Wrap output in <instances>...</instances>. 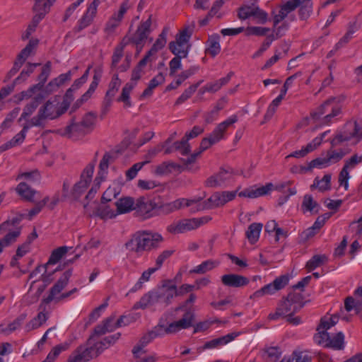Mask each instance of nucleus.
I'll return each instance as SVG.
<instances>
[{"instance_id":"1","label":"nucleus","mask_w":362,"mask_h":362,"mask_svg":"<svg viewBox=\"0 0 362 362\" xmlns=\"http://www.w3.org/2000/svg\"><path fill=\"white\" fill-rule=\"evenodd\" d=\"M341 113V107L335 98H330L310 112V117L315 122L320 121L322 124H329L332 119Z\"/></svg>"},{"instance_id":"2","label":"nucleus","mask_w":362,"mask_h":362,"mask_svg":"<svg viewBox=\"0 0 362 362\" xmlns=\"http://www.w3.org/2000/svg\"><path fill=\"white\" fill-rule=\"evenodd\" d=\"M58 105L59 102L57 100L54 101L47 100L40 108L37 115L31 119V126L41 127L45 119H54L64 114L66 112V105L64 106H62V104L59 106Z\"/></svg>"},{"instance_id":"3","label":"nucleus","mask_w":362,"mask_h":362,"mask_svg":"<svg viewBox=\"0 0 362 362\" xmlns=\"http://www.w3.org/2000/svg\"><path fill=\"white\" fill-rule=\"evenodd\" d=\"M211 220V218L208 216L201 218H185L169 225L167 227V230L172 234L183 233L197 229Z\"/></svg>"},{"instance_id":"4","label":"nucleus","mask_w":362,"mask_h":362,"mask_svg":"<svg viewBox=\"0 0 362 362\" xmlns=\"http://www.w3.org/2000/svg\"><path fill=\"white\" fill-rule=\"evenodd\" d=\"M237 121L238 117L236 115H233L226 120L220 123L208 137L202 139L200 143L199 149L204 151L213 144L218 142L223 137V133L227 128L230 125L235 123Z\"/></svg>"},{"instance_id":"5","label":"nucleus","mask_w":362,"mask_h":362,"mask_svg":"<svg viewBox=\"0 0 362 362\" xmlns=\"http://www.w3.org/2000/svg\"><path fill=\"white\" fill-rule=\"evenodd\" d=\"M360 131L361 128L357 122H349L346 123L343 130L337 133L332 139V146L336 147L344 141L351 140L352 138H358L360 139L362 137V132Z\"/></svg>"},{"instance_id":"6","label":"nucleus","mask_w":362,"mask_h":362,"mask_svg":"<svg viewBox=\"0 0 362 362\" xmlns=\"http://www.w3.org/2000/svg\"><path fill=\"white\" fill-rule=\"evenodd\" d=\"M95 162V160L86 165L81 174L80 180L74 185L71 191V197L74 200H77L80 198L90 183L94 172Z\"/></svg>"},{"instance_id":"7","label":"nucleus","mask_w":362,"mask_h":362,"mask_svg":"<svg viewBox=\"0 0 362 362\" xmlns=\"http://www.w3.org/2000/svg\"><path fill=\"white\" fill-rule=\"evenodd\" d=\"M156 202L146 197H139L135 200L134 211L136 216L145 220L156 216Z\"/></svg>"},{"instance_id":"8","label":"nucleus","mask_w":362,"mask_h":362,"mask_svg":"<svg viewBox=\"0 0 362 362\" xmlns=\"http://www.w3.org/2000/svg\"><path fill=\"white\" fill-rule=\"evenodd\" d=\"M88 346L81 345L78 346L69 356L67 362H88L91 359L98 357L95 356L96 348L95 343L91 341Z\"/></svg>"},{"instance_id":"9","label":"nucleus","mask_w":362,"mask_h":362,"mask_svg":"<svg viewBox=\"0 0 362 362\" xmlns=\"http://www.w3.org/2000/svg\"><path fill=\"white\" fill-rule=\"evenodd\" d=\"M300 310V306L296 307L292 303L286 300L284 297L282 300L278 303L276 310L273 313H270L268 318L271 320H277L279 318L284 317L286 315L291 313H296Z\"/></svg>"},{"instance_id":"10","label":"nucleus","mask_w":362,"mask_h":362,"mask_svg":"<svg viewBox=\"0 0 362 362\" xmlns=\"http://www.w3.org/2000/svg\"><path fill=\"white\" fill-rule=\"evenodd\" d=\"M161 336H163V332H162V326L161 325H158L153 328V330L149 331L148 333L145 334L140 339L138 344L133 348L132 354L134 357H139L138 353H146V351L144 349L145 346L155 338Z\"/></svg>"},{"instance_id":"11","label":"nucleus","mask_w":362,"mask_h":362,"mask_svg":"<svg viewBox=\"0 0 362 362\" xmlns=\"http://www.w3.org/2000/svg\"><path fill=\"white\" fill-rule=\"evenodd\" d=\"M174 287L171 286V279H164L161 281V286L156 289L160 305L164 308L168 307L173 303L175 291Z\"/></svg>"},{"instance_id":"12","label":"nucleus","mask_w":362,"mask_h":362,"mask_svg":"<svg viewBox=\"0 0 362 362\" xmlns=\"http://www.w3.org/2000/svg\"><path fill=\"white\" fill-rule=\"evenodd\" d=\"M151 15L148 18L140 23L134 35L129 39V41L136 45L137 47L142 48L144 41L147 39L151 33Z\"/></svg>"},{"instance_id":"13","label":"nucleus","mask_w":362,"mask_h":362,"mask_svg":"<svg viewBox=\"0 0 362 362\" xmlns=\"http://www.w3.org/2000/svg\"><path fill=\"white\" fill-rule=\"evenodd\" d=\"M72 275V269L65 271L54 286L50 288L48 296L42 300V303L49 304L68 284Z\"/></svg>"},{"instance_id":"14","label":"nucleus","mask_w":362,"mask_h":362,"mask_svg":"<svg viewBox=\"0 0 362 362\" xmlns=\"http://www.w3.org/2000/svg\"><path fill=\"white\" fill-rule=\"evenodd\" d=\"M327 132L322 133L320 136L315 137L311 142L308 143L300 150L295 151L286 156V159L290 158H301L305 157L309 153L315 151L322 144V139Z\"/></svg>"},{"instance_id":"15","label":"nucleus","mask_w":362,"mask_h":362,"mask_svg":"<svg viewBox=\"0 0 362 362\" xmlns=\"http://www.w3.org/2000/svg\"><path fill=\"white\" fill-rule=\"evenodd\" d=\"M145 251H150L159 247L160 243L163 241L162 235L158 233H153L149 230L140 231Z\"/></svg>"},{"instance_id":"16","label":"nucleus","mask_w":362,"mask_h":362,"mask_svg":"<svg viewBox=\"0 0 362 362\" xmlns=\"http://www.w3.org/2000/svg\"><path fill=\"white\" fill-rule=\"evenodd\" d=\"M56 0H35L32 11L35 13L33 18L41 21L50 11Z\"/></svg>"},{"instance_id":"17","label":"nucleus","mask_w":362,"mask_h":362,"mask_svg":"<svg viewBox=\"0 0 362 362\" xmlns=\"http://www.w3.org/2000/svg\"><path fill=\"white\" fill-rule=\"evenodd\" d=\"M99 3V0H93L92 3L88 6L86 13L78 21V24L76 28L78 32L81 31L91 24L96 14L97 7Z\"/></svg>"},{"instance_id":"18","label":"nucleus","mask_w":362,"mask_h":362,"mask_svg":"<svg viewBox=\"0 0 362 362\" xmlns=\"http://www.w3.org/2000/svg\"><path fill=\"white\" fill-rule=\"evenodd\" d=\"M221 282L226 286L241 288L247 286L250 283V279L243 275L228 274L221 276Z\"/></svg>"},{"instance_id":"19","label":"nucleus","mask_w":362,"mask_h":362,"mask_svg":"<svg viewBox=\"0 0 362 362\" xmlns=\"http://www.w3.org/2000/svg\"><path fill=\"white\" fill-rule=\"evenodd\" d=\"M160 305V301L156 289L148 291L145 293L140 300L136 302L134 309H146V308Z\"/></svg>"},{"instance_id":"20","label":"nucleus","mask_w":362,"mask_h":362,"mask_svg":"<svg viewBox=\"0 0 362 362\" xmlns=\"http://www.w3.org/2000/svg\"><path fill=\"white\" fill-rule=\"evenodd\" d=\"M45 305L46 304L42 303V301L38 308L40 310L39 313L25 325V329L27 332L39 328L47 321L48 319V315L45 313L46 310Z\"/></svg>"},{"instance_id":"21","label":"nucleus","mask_w":362,"mask_h":362,"mask_svg":"<svg viewBox=\"0 0 362 362\" xmlns=\"http://www.w3.org/2000/svg\"><path fill=\"white\" fill-rule=\"evenodd\" d=\"M124 247L128 251L141 255L145 252V247L140 231L133 234L131 238L124 244Z\"/></svg>"},{"instance_id":"22","label":"nucleus","mask_w":362,"mask_h":362,"mask_svg":"<svg viewBox=\"0 0 362 362\" xmlns=\"http://www.w3.org/2000/svg\"><path fill=\"white\" fill-rule=\"evenodd\" d=\"M115 156L113 153L106 152L101 159L99 164V170L98 173V175L95 177V181L98 182L99 185L100 181L104 178V177L107 173V169L110 163H112L115 160Z\"/></svg>"},{"instance_id":"23","label":"nucleus","mask_w":362,"mask_h":362,"mask_svg":"<svg viewBox=\"0 0 362 362\" xmlns=\"http://www.w3.org/2000/svg\"><path fill=\"white\" fill-rule=\"evenodd\" d=\"M129 0H125L121 4L119 9L117 13H114L112 16L106 23V30L109 31L114 30L122 20L124 13L128 9Z\"/></svg>"},{"instance_id":"24","label":"nucleus","mask_w":362,"mask_h":362,"mask_svg":"<svg viewBox=\"0 0 362 362\" xmlns=\"http://www.w3.org/2000/svg\"><path fill=\"white\" fill-rule=\"evenodd\" d=\"M224 201L222 193L216 192L202 203L198 210H208L222 206L225 204Z\"/></svg>"},{"instance_id":"25","label":"nucleus","mask_w":362,"mask_h":362,"mask_svg":"<svg viewBox=\"0 0 362 362\" xmlns=\"http://www.w3.org/2000/svg\"><path fill=\"white\" fill-rule=\"evenodd\" d=\"M88 133L90 132L81 124V122H72L71 124L65 127L64 132L62 135L70 139H73L75 136H85Z\"/></svg>"},{"instance_id":"26","label":"nucleus","mask_w":362,"mask_h":362,"mask_svg":"<svg viewBox=\"0 0 362 362\" xmlns=\"http://www.w3.org/2000/svg\"><path fill=\"white\" fill-rule=\"evenodd\" d=\"M120 337L121 334L117 332L112 335L105 337L100 341L95 342V347L96 348L95 356H99L104 350L115 344Z\"/></svg>"},{"instance_id":"27","label":"nucleus","mask_w":362,"mask_h":362,"mask_svg":"<svg viewBox=\"0 0 362 362\" xmlns=\"http://www.w3.org/2000/svg\"><path fill=\"white\" fill-rule=\"evenodd\" d=\"M117 206V214H126L131 211H134L135 200L130 197H126L119 199L115 202Z\"/></svg>"},{"instance_id":"28","label":"nucleus","mask_w":362,"mask_h":362,"mask_svg":"<svg viewBox=\"0 0 362 362\" xmlns=\"http://www.w3.org/2000/svg\"><path fill=\"white\" fill-rule=\"evenodd\" d=\"M320 209V204L314 200L310 194H305L301 204V211L303 214H318Z\"/></svg>"},{"instance_id":"29","label":"nucleus","mask_w":362,"mask_h":362,"mask_svg":"<svg viewBox=\"0 0 362 362\" xmlns=\"http://www.w3.org/2000/svg\"><path fill=\"white\" fill-rule=\"evenodd\" d=\"M27 315L25 313H22L18 315L12 322L9 323L7 326H5L4 324L0 325V334H4L6 335H8L18 329L21 327L22 324L26 319Z\"/></svg>"},{"instance_id":"30","label":"nucleus","mask_w":362,"mask_h":362,"mask_svg":"<svg viewBox=\"0 0 362 362\" xmlns=\"http://www.w3.org/2000/svg\"><path fill=\"white\" fill-rule=\"evenodd\" d=\"M206 45V54L215 57L221 52L220 36L217 34L209 36Z\"/></svg>"},{"instance_id":"31","label":"nucleus","mask_w":362,"mask_h":362,"mask_svg":"<svg viewBox=\"0 0 362 362\" xmlns=\"http://www.w3.org/2000/svg\"><path fill=\"white\" fill-rule=\"evenodd\" d=\"M236 334L234 333L228 334L219 338L214 339L211 341H206L203 346V349H214L219 346L228 344L235 339Z\"/></svg>"},{"instance_id":"32","label":"nucleus","mask_w":362,"mask_h":362,"mask_svg":"<svg viewBox=\"0 0 362 362\" xmlns=\"http://www.w3.org/2000/svg\"><path fill=\"white\" fill-rule=\"evenodd\" d=\"M103 74V69L102 67L99 66L95 69L94 70V75L93 77V81L90 84L89 88L88 90L83 94V100H88L92 96L93 93L95 92V89L97 88L98 83L101 79Z\"/></svg>"},{"instance_id":"33","label":"nucleus","mask_w":362,"mask_h":362,"mask_svg":"<svg viewBox=\"0 0 362 362\" xmlns=\"http://www.w3.org/2000/svg\"><path fill=\"white\" fill-rule=\"evenodd\" d=\"M191 33L187 32V28H185L176 35L175 41H171L168 45V48L171 52H175V45L179 44L180 46L183 44L189 45V41Z\"/></svg>"},{"instance_id":"34","label":"nucleus","mask_w":362,"mask_h":362,"mask_svg":"<svg viewBox=\"0 0 362 362\" xmlns=\"http://www.w3.org/2000/svg\"><path fill=\"white\" fill-rule=\"evenodd\" d=\"M262 227L263 225L260 223H252L248 226L245 235L250 243L254 244L257 242Z\"/></svg>"},{"instance_id":"35","label":"nucleus","mask_w":362,"mask_h":362,"mask_svg":"<svg viewBox=\"0 0 362 362\" xmlns=\"http://www.w3.org/2000/svg\"><path fill=\"white\" fill-rule=\"evenodd\" d=\"M180 203L176 202V200L160 204L156 202V216L158 215H167L169 214L176 210L180 209Z\"/></svg>"},{"instance_id":"36","label":"nucleus","mask_w":362,"mask_h":362,"mask_svg":"<svg viewBox=\"0 0 362 362\" xmlns=\"http://www.w3.org/2000/svg\"><path fill=\"white\" fill-rule=\"evenodd\" d=\"M331 175L326 174L320 180L318 177H315L313 184L310 186L311 189L317 188L320 192L328 191L331 189Z\"/></svg>"},{"instance_id":"37","label":"nucleus","mask_w":362,"mask_h":362,"mask_svg":"<svg viewBox=\"0 0 362 362\" xmlns=\"http://www.w3.org/2000/svg\"><path fill=\"white\" fill-rule=\"evenodd\" d=\"M219 264V262L213 259H208L189 271V274H204L212 270Z\"/></svg>"},{"instance_id":"38","label":"nucleus","mask_w":362,"mask_h":362,"mask_svg":"<svg viewBox=\"0 0 362 362\" xmlns=\"http://www.w3.org/2000/svg\"><path fill=\"white\" fill-rule=\"evenodd\" d=\"M16 190L17 193L25 200L33 202V197L36 191L33 189L27 183L24 182H20Z\"/></svg>"},{"instance_id":"39","label":"nucleus","mask_w":362,"mask_h":362,"mask_svg":"<svg viewBox=\"0 0 362 362\" xmlns=\"http://www.w3.org/2000/svg\"><path fill=\"white\" fill-rule=\"evenodd\" d=\"M324 346L325 348H332L334 350H342L344 348V334L339 332L332 338L329 337L328 342H327Z\"/></svg>"},{"instance_id":"40","label":"nucleus","mask_w":362,"mask_h":362,"mask_svg":"<svg viewBox=\"0 0 362 362\" xmlns=\"http://www.w3.org/2000/svg\"><path fill=\"white\" fill-rule=\"evenodd\" d=\"M194 318V313L191 310H187L182 317L175 322L180 329H186L193 326Z\"/></svg>"},{"instance_id":"41","label":"nucleus","mask_w":362,"mask_h":362,"mask_svg":"<svg viewBox=\"0 0 362 362\" xmlns=\"http://www.w3.org/2000/svg\"><path fill=\"white\" fill-rule=\"evenodd\" d=\"M21 228H17L16 230L9 232L3 238L0 240V254L2 252L4 247H8L11 243H15L20 236Z\"/></svg>"},{"instance_id":"42","label":"nucleus","mask_w":362,"mask_h":362,"mask_svg":"<svg viewBox=\"0 0 362 362\" xmlns=\"http://www.w3.org/2000/svg\"><path fill=\"white\" fill-rule=\"evenodd\" d=\"M175 57L173 58L170 63V75H174L176 71L181 68V59L182 58L187 57V52L182 50L181 52H177L175 54Z\"/></svg>"},{"instance_id":"43","label":"nucleus","mask_w":362,"mask_h":362,"mask_svg":"<svg viewBox=\"0 0 362 362\" xmlns=\"http://www.w3.org/2000/svg\"><path fill=\"white\" fill-rule=\"evenodd\" d=\"M69 249H71V247L62 246L54 250L49 257L47 264H57L68 252Z\"/></svg>"},{"instance_id":"44","label":"nucleus","mask_w":362,"mask_h":362,"mask_svg":"<svg viewBox=\"0 0 362 362\" xmlns=\"http://www.w3.org/2000/svg\"><path fill=\"white\" fill-rule=\"evenodd\" d=\"M157 271V268L151 267L144 271L138 281L134 286L130 289L129 292L134 293L140 290L143 287L144 282L148 281L150 279V276L152 274Z\"/></svg>"},{"instance_id":"45","label":"nucleus","mask_w":362,"mask_h":362,"mask_svg":"<svg viewBox=\"0 0 362 362\" xmlns=\"http://www.w3.org/2000/svg\"><path fill=\"white\" fill-rule=\"evenodd\" d=\"M168 31V28H164L163 29L161 33L158 35V37L156 39V42L150 49L149 54H156L158 50L165 47L167 42L166 36Z\"/></svg>"},{"instance_id":"46","label":"nucleus","mask_w":362,"mask_h":362,"mask_svg":"<svg viewBox=\"0 0 362 362\" xmlns=\"http://www.w3.org/2000/svg\"><path fill=\"white\" fill-rule=\"evenodd\" d=\"M135 86L136 83H133L132 82L127 83L125 86L123 87L121 95L118 98L117 101L124 102L125 103V105L127 107L132 106V103L129 100V95Z\"/></svg>"},{"instance_id":"47","label":"nucleus","mask_w":362,"mask_h":362,"mask_svg":"<svg viewBox=\"0 0 362 362\" xmlns=\"http://www.w3.org/2000/svg\"><path fill=\"white\" fill-rule=\"evenodd\" d=\"M202 83V81L197 82L195 84L190 86L188 88H187L181 95L176 100L175 105H179L182 103H185L187 100H188L197 90L199 86Z\"/></svg>"},{"instance_id":"48","label":"nucleus","mask_w":362,"mask_h":362,"mask_svg":"<svg viewBox=\"0 0 362 362\" xmlns=\"http://www.w3.org/2000/svg\"><path fill=\"white\" fill-rule=\"evenodd\" d=\"M326 262H327V257L325 255H315L307 262L306 268L309 271H312Z\"/></svg>"},{"instance_id":"49","label":"nucleus","mask_w":362,"mask_h":362,"mask_svg":"<svg viewBox=\"0 0 362 362\" xmlns=\"http://www.w3.org/2000/svg\"><path fill=\"white\" fill-rule=\"evenodd\" d=\"M334 148L331 146V148L327 151V158L329 165L339 162L346 153L342 149L338 151L334 150Z\"/></svg>"},{"instance_id":"50","label":"nucleus","mask_w":362,"mask_h":362,"mask_svg":"<svg viewBox=\"0 0 362 362\" xmlns=\"http://www.w3.org/2000/svg\"><path fill=\"white\" fill-rule=\"evenodd\" d=\"M173 147L175 151H178L182 156H187L191 152V146L189 142L183 136L180 141H175Z\"/></svg>"},{"instance_id":"51","label":"nucleus","mask_w":362,"mask_h":362,"mask_svg":"<svg viewBox=\"0 0 362 362\" xmlns=\"http://www.w3.org/2000/svg\"><path fill=\"white\" fill-rule=\"evenodd\" d=\"M180 165L173 162H163L158 165L156 169L157 175H164L171 172V169H179Z\"/></svg>"},{"instance_id":"52","label":"nucleus","mask_w":362,"mask_h":362,"mask_svg":"<svg viewBox=\"0 0 362 362\" xmlns=\"http://www.w3.org/2000/svg\"><path fill=\"white\" fill-rule=\"evenodd\" d=\"M298 14L299 18L302 21L307 20L313 13V4L303 3L298 6Z\"/></svg>"},{"instance_id":"53","label":"nucleus","mask_w":362,"mask_h":362,"mask_svg":"<svg viewBox=\"0 0 362 362\" xmlns=\"http://www.w3.org/2000/svg\"><path fill=\"white\" fill-rule=\"evenodd\" d=\"M96 119V115L93 112H89L84 115L81 123V124L86 128V129L90 132L93 129V126L95 124Z\"/></svg>"},{"instance_id":"54","label":"nucleus","mask_w":362,"mask_h":362,"mask_svg":"<svg viewBox=\"0 0 362 362\" xmlns=\"http://www.w3.org/2000/svg\"><path fill=\"white\" fill-rule=\"evenodd\" d=\"M171 286H173V291H175V297L179 296H183L185 293L191 292L194 288L195 286L191 284H182L181 286L177 288L176 283L174 280L171 279Z\"/></svg>"},{"instance_id":"55","label":"nucleus","mask_w":362,"mask_h":362,"mask_svg":"<svg viewBox=\"0 0 362 362\" xmlns=\"http://www.w3.org/2000/svg\"><path fill=\"white\" fill-rule=\"evenodd\" d=\"M95 215L100 217L101 218H113L117 214L110 209L107 206H100L96 209Z\"/></svg>"},{"instance_id":"56","label":"nucleus","mask_w":362,"mask_h":362,"mask_svg":"<svg viewBox=\"0 0 362 362\" xmlns=\"http://www.w3.org/2000/svg\"><path fill=\"white\" fill-rule=\"evenodd\" d=\"M329 165V163L327 160V156L325 158H317L315 159L312 160L308 164V168L311 171L313 168H323Z\"/></svg>"},{"instance_id":"57","label":"nucleus","mask_w":362,"mask_h":362,"mask_svg":"<svg viewBox=\"0 0 362 362\" xmlns=\"http://www.w3.org/2000/svg\"><path fill=\"white\" fill-rule=\"evenodd\" d=\"M286 300H289L296 307L298 308V305L300 306V309L303 308L305 305V302H303V296L302 294L295 292H290L287 296L286 297Z\"/></svg>"},{"instance_id":"58","label":"nucleus","mask_w":362,"mask_h":362,"mask_svg":"<svg viewBox=\"0 0 362 362\" xmlns=\"http://www.w3.org/2000/svg\"><path fill=\"white\" fill-rule=\"evenodd\" d=\"M273 187L274 185L269 182L266 184L264 186H262L255 189H252V199L267 194L270 191L273 189Z\"/></svg>"},{"instance_id":"59","label":"nucleus","mask_w":362,"mask_h":362,"mask_svg":"<svg viewBox=\"0 0 362 362\" xmlns=\"http://www.w3.org/2000/svg\"><path fill=\"white\" fill-rule=\"evenodd\" d=\"M273 187L274 185L269 182L266 184L264 186H262L255 189H252V199L267 194L270 191L273 189Z\"/></svg>"},{"instance_id":"60","label":"nucleus","mask_w":362,"mask_h":362,"mask_svg":"<svg viewBox=\"0 0 362 362\" xmlns=\"http://www.w3.org/2000/svg\"><path fill=\"white\" fill-rule=\"evenodd\" d=\"M290 276L288 274L276 277L272 282L276 290L280 291L285 288L289 282Z\"/></svg>"},{"instance_id":"61","label":"nucleus","mask_w":362,"mask_h":362,"mask_svg":"<svg viewBox=\"0 0 362 362\" xmlns=\"http://www.w3.org/2000/svg\"><path fill=\"white\" fill-rule=\"evenodd\" d=\"M338 319H339V317L337 315H332L329 319V320L322 318L320 320V325L317 326V330H320V329L327 330L331 327L334 326V325H336L337 323Z\"/></svg>"},{"instance_id":"62","label":"nucleus","mask_w":362,"mask_h":362,"mask_svg":"<svg viewBox=\"0 0 362 362\" xmlns=\"http://www.w3.org/2000/svg\"><path fill=\"white\" fill-rule=\"evenodd\" d=\"M274 40V34L267 36L266 40L262 43L261 47L252 55V58L255 59L260 57L262 53L266 51L271 45L272 42Z\"/></svg>"},{"instance_id":"63","label":"nucleus","mask_w":362,"mask_h":362,"mask_svg":"<svg viewBox=\"0 0 362 362\" xmlns=\"http://www.w3.org/2000/svg\"><path fill=\"white\" fill-rule=\"evenodd\" d=\"M268 358L272 361H276L281 356L282 351L279 346H270L265 349Z\"/></svg>"},{"instance_id":"64","label":"nucleus","mask_w":362,"mask_h":362,"mask_svg":"<svg viewBox=\"0 0 362 362\" xmlns=\"http://www.w3.org/2000/svg\"><path fill=\"white\" fill-rule=\"evenodd\" d=\"M255 6H243L238 8V17L240 20H246L252 16Z\"/></svg>"}]
</instances>
